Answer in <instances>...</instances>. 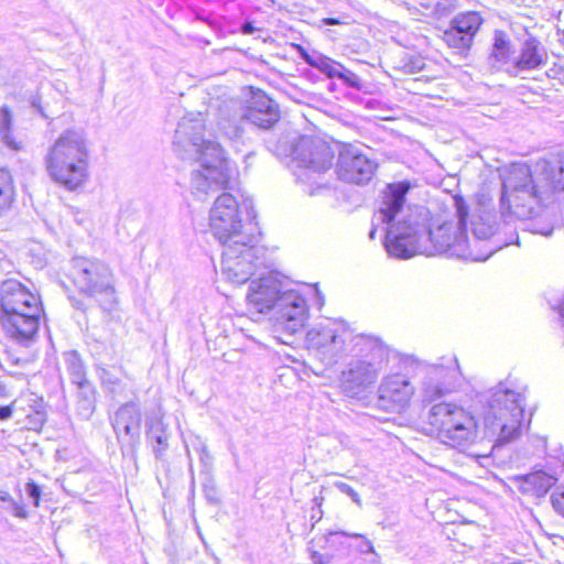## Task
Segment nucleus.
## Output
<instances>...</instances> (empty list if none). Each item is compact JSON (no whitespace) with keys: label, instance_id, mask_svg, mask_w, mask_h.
I'll return each instance as SVG.
<instances>
[{"label":"nucleus","instance_id":"4468645a","mask_svg":"<svg viewBox=\"0 0 564 564\" xmlns=\"http://www.w3.org/2000/svg\"><path fill=\"white\" fill-rule=\"evenodd\" d=\"M32 312L42 314L40 297L30 292L21 282L8 279L0 285V316Z\"/></svg>","mask_w":564,"mask_h":564},{"label":"nucleus","instance_id":"864d4df0","mask_svg":"<svg viewBox=\"0 0 564 564\" xmlns=\"http://www.w3.org/2000/svg\"><path fill=\"white\" fill-rule=\"evenodd\" d=\"M313 558H314L315 564H318V561L321 560V555L317 554L316 552H314Z\"/></svg>","mask_w":564,"mask_h":564},{"label":"nucleus","instance_id":"f8f14e48","mask_svg":"<svg viewBox=\"0 0 564 564\" xmlns=\"http://www.w3.org/2000/svg\"><path fill=\"white\" fill-rule=\"evenodd\" d=\"M377 167L376 161L357 145L345 144L339 150L336 174L344 182L357 185L367 184L373 177Z\"/></svg>","mask_w":564,"mask_h":564},{"label":"nucleus","instance_id":"423d86ee","mask_svg":"<svg viewBox=\"0 0 564 564\" xmlns=\"http://www.w3.org/2000/svg\"><path fill=\"white\" fill-rule=\"evenodd\" d=\"M69 276L77 289L90 296H100V307L111 313L117 307L113 274L104 261L75 257L70 261Z\"/></svg>","mask_w":564,"mask_h":564},{"label":"nucleus","instance_id":"f03ea898","mask_svg":"<svg viewBox=\"0 0 564 564\" xmlns=\"http://www.w3.org/2000/svg\"><path fill=\"white\" fill-rule=\"evenodd\" d=\"M564 191V152L541 159L533 166L514 163L502 181L500 197L503 217L531 219Z\"/></svg>","mask_w":564,"mask_h":564},{"label":"nucleus","instance_id":"8fccbe9b","mask_svg":"<svg viewBox=\"0 0 564 564\" xmlns=\"http://www.w3.org/2000/svg\"><path fill=\"white\" fill-rule=\"evenodd\" d=\"M322 22L325 25H337V24H340V21L338 19H335V18H326V19H323Z\"/></svg>","mask_w":564,"mask_h":564},{"label":"nucleus","instance_id":"a211bd4d","mask_svg":"<svg viewBox=\"0 0 564 564\" xmlns=\"http://www.w3.org/2000/svg\"><path fill=\"white\" fill-rule=\"evenodd\" d=\"M414 393L413 384L402 375L387 377L379 387V405L400 412Z\"/></svg>","mask_w":564,"mask_h":564},{"label":"nucleus","instance_id":"f704fd0d","mask_svg":"<svg viewBox=\"0 0 564 564\" xmlns=\"http://www.w3.org/2000/svg\"><path fill=\"white\" fill-rule=\"evenodd\" d=\"M453 372V368L435 365L429 369L427 376L434 377V380L443 382L444 386L446 387V382L448 381Z\"/></svg>","mask_w":564,"mask_h":564},{"label":"nucleus","instance_id":"a19ab883","mask_svg":"<svg viewBox=\"0 0 564 564\" xmlns=\"http://www.w3.org/2000/svg\"><path fill=\"white\" fill-rule=\"evenodd\" d=\"M554 510L564 517V486L551 496Z\"/></svg>","mask_w":564,"mask_h":564},{"label":"nucleus","instance_id":"ddd939ff","mask_svg":"<svg viewBox=\"0 0 564 564\" xmlns=\"http://www.w3.org/2000/svg\"><path fill=\"white\" fill-rule=\"evenodd\" d=\"M307 316L305 299L294 290H286L280 296L271 321L275 332L294 335L304 327Z\"/></svg>","mask_w":564,"mask_h":564},{"label":"nucleus","instance_id":"9b49d317","mask_svg":"<svg viewBox=\"0 0 564 564\" xmlns=\"http://www.w3.org/2000/svg\"><path fill=\"white\" fill-rule=\"evenodd\" d=\"M346 329L339 322L325 319L306 334L310 348L315 349L326 366L335 365L345 348Z\"/></svg>","mask_w":564,"mask_h":564},{"label":"nucleus","instance_id":"09e8293b","mask_svg":"<svg viewBox=\"0 0 564 564\" xmlns=\"http://www.w3.org/2000/svg\"><path fill=\"white\" fill-rule=\"evenodd\" d=\"M32 106H33L34 108H36V109L39 110V112H40L43 117L47 118V116L44 113V111H43V109H42V107H41L40 98H33V99H32Z\"/></svg>","mask_w":564,"mask_h":564},{"label":"nucleus","instance_id":"412c9836","mask_svg":"<svg viewBox=\"0 0 564 564\" xmlns=\"http://www.w3.org/2000/svg\"><path fill=\"white\" fill-rule=\"evenodd\" d=\"M42 314L32 312L0 316L4 333L22 345H29L36 336Z\"/></svg>","mask_w":564,"mask_h":564},{"label":"nucleus","instance_id":"6e6d98bb","mask_svg":"<svg viewBox=\"0 0 564 564\" xmlns=\"http://www.w3.org/2000/svg\"><path fill=\"white\" fill-rule=\"evenodd\" d=\"M271 1L273 2L274 0H271Z\"/></svg>","mask_w":564,"mask_h":564},{"label":"nucleus","instance_id":"c03bdc74","mask_svg":"<svg viewBox=\"0 0 564 564\" xmlns=\"http://www.w3.org/2000/svg\"><path fill=\"white\" fill-rule=\"evenodd\" d=\"M11 505V511L12 513L18 518H26V511L24 510V507L17 501L12 500L10 502Z\"/></svg>","mask_w":564,"mask_h":564},{"label":"nucleus","instance_id":"dca6fc26","mask_svg":"<svg viewBox=\"0 0 564 564\" xmlns=\"http://www.w3.org/2000/svg\"><path fill=\"white\" fill-rule=\"evenodd\" d=\"M378 377L377 365L364 359H354L341 372L340 387L347 397L361 398L376 383Z\"/></svg>","mask_w":564,"mask_h":564},{"label":"nucleus","instance_id":"393cba45","mask_svg":"<svg viewBox=\"0 0 564 564\" xmlns=\"http://www.w3.org/2000/svg\"><path fill=\"white\" fill-rule=\"evenodd\" d=\"M481 23L482 19L478 12L468 11L457 14L452 20L451 26L457 30V32L471 37L473 41Z\"/></svg>","mask_w":564,"mask_h":564},{"label":"nucleus","instance_id":"bb28decb","mask_svg":"<svg viewBox=\"0 0 564 564\" xmlns=\"http://www.w3.org/2000/svg\"><path fill=\"white\" fill-rule=\"evenodd\" d=\"M77 388V412L83 417L89 419L96 408V390L90 382Z\"/></svg>","mask_w":564,"mask_h":564},{"label":"nucleus","instance_id":"5fc2aeb1","mask_svg":"<svg viewBox=\"0 0 564 564\" xmlns=\"http://www.w3.org/2000/svg\"><path fill=\"white\" fill-rule=\"evenodd\" d=\"M198 534L200 536V540L203 541V543L205 544V540H204V536L202 535V533L198 531Z\"/></svg>","mask_w":564,"mask_h":564},{"label":"nucleus","instance_id":"cd10ccee","mask_svg":"<svg viewBox=\"0 0 564 564\" xmlns=\"http://www.w3.org/2000/svg\"><path fill=\"white\" fill-rule=\"evenodd\" d=\"M14 200L12 176L6 169H0V216L4 215Z\"/></svg>","mask_w":564,"mask_h":564},{"label":"nucleus","instance_id":"9d476101","mask_svg":"<svg viewBox=\"0 0 564 564\" xmlns=\"http://www.w3.org/2000/svg\"><path fill=\"white\" fill-rule=\"evenodd\" d=\"M334 155L333 149L323 140L301 137L292 152L296 177L303 183L310 182L314 174L319 175L333 166Z\"/></svg>","mask_w":564,"mask_h":564},{"label":"nucleus","instance_id":"c85d7f7f","mask_svg":"<svg viewBox=\"0 0 564 564\" xmlns=\"http://www.w3.org/2000/svg\"><path fill=\"white\" fill-rule=\"evenodd\" d=\"M302 56L308 65L317 68L329 78H336L337 75H339V69L343 66L340 63L335 62L322 54L317 56H310L307 53H303Z\"/></svg>","mask_w":564,"mask_h":564},{"label":"nucleus","instance_id":"4be33fe9","mask_svg":"<svg viewBox=\"0 0 564 564\" xmlns=\"http://www.w3.org/2000/svg\"><path fill=\"white\" fill-rule=\"evenodd\" d=\"M547 55L540 41L529 37L524 41L520 54L514 58L513 66L517 70H532L546 64Z\"/></svg>","mask_w":564,"mask_h":564},{"label":"nucleus","instance_id":"79ce46f5","mask_svg":"<svg viewBox=\"0 0 564 564\" xmlns=\"http://www.w3.org/2000/svg\"><path fill=\"white\" fill-rule=\"evenodd\" d=\"M28 419H29V423H30V429L39 430L43 426V424L46 420V415L42 411H35L34 414L29 415Z\"/></svg>","mask_w":564,"mask_h":564},{"label":"nucleus","instance_id":"2eb2a0df","mask_svg":"<svg viewBox=\"0 0 564 564\" xmlns=\"http://www.w3.org/2000/svg\"><path fill=\"white\" fill-rule=\"evenodd\" d=\"M285 292L286 289L283 282L274 274L251 280L246 296L248 308L253 313L267 314L272 312L273 314L278 307L280 296Z\"/></svg>","mask_w":564,"mask_h":564},{"label":"nucleus","instance_id":"b1692460","mask_svg":"<svg viewBox=\"0 0 564 564\" xmlns=\"http://www.w3.org/2000/svg\"><path fill=\"white\" fill-rule=\"evenodd\" d=\"M511 43L503 31H495L489 59L494 67H501L510 61Z\"/></svg>","mask_w":564,"mask_h":564},{"label":"nucleus","instance_id":"7ed1b4c3","mask_svg":"<svg viewBox=\"0 0 564 564\" xmlns=\"http://www.w3.org/2000/svg\"><path fill=\"white\" fill-rule=\"evenodd\" d=\"M204 131V116L189 112L178 121L173 141L175 153L191 162V188L198 196L227 188L236 173L221 145L205 139Z\"/></svg>","mask_w":564,"mask_h":564},{"label":"nucleus","instance_id":"0eeeda50","mask_svg":"<svg viewBox=\"0 0 564 564\" xmlns=\"http://www.w3.org/2000/svg\"><path fill=\"white\" fill-rule=\"evenodd\" d=\"M524 398L513 390L498 388L489 401V412L485 416V429L496 436L500 444L520 435L523 420Z\"/></svg>","mask_w":564,"mask_h":564},{"label":"nucleus","instance_id":"37998d69","mask_svg":"<svg viewBox=\"0 0 564 564\" xmlns=\"http://www.w3.org/2000/svg\"><path fill=\"white\" fill-rule=\"evenodd\" d=\"M26 494L34 500V506H39L41 489L35 482H28L25 487Z\"/></svg>","mask_w":564,"mask_h":564},{"label":"nucleus","instance_id":"3c124183","mask_svg":"<svg viewBox=\"0 0 564 564\" xmlns=\"http://www.w3.org/2000/svg\"><path fill=\"white\" fill-rule=\"evenodd\" d=\"M0 500L11 502L13 499L8 491L0 490Z\"/></svg>","mask_w":564,"mask_h":564},{"label":"nucleus","instance_id":"39448f33","mask_svg":"<svg viewBox=\"0 0 564 564\" xmlns=\"http://www.w3.org/2000/svg\"><path fill=\"white\" fill-rule=\"evenodd\" d=\"M426 422L441 443L462 452L478 436L474 415L455 403H435L429 410Z\"/></svg>","mask_w":564,"mask_h":564},{"label":"nucleus","instance_id":"6e6552de","mask_svg":"<svg viewBox=\"0 0 564 564\" xmlns=\"http://www.w3.org/2000/svg\"><path fill=\"white\" fill-rule=\"evenodd\" d=\"M242 207L252 210L251 205H239L236 197L229 193H223L216 198L209 214V226L214 237L221 245L238 243L239 240L257 237L254 225L251 221L245 223L241 218Z\"/></svg>","mask_w":564,"mask_h":564},{"label":"nucleus","instance_id":"4c0bfd02","mask_svg":"<svg viewBox=\"0 0 564 564\" xmlns=\"http://www.w3.org/2000/svg\"><path fill=\"white\" fill-rule=\"evenodd\" d=\"M328 534L329 535L341 534V535H345V536H350V538H355V539H361L362 543L359 546L360 552H362V553H373L375 552L372 543L362 534H359V533H348V532H345V531L329 532Z\"/></svg>","mask_w":564,"mask_h":564},{"label":"nucleus","instance_id":"603ef678","mask_svg":"<svg viewBox=\"0 0 564 564\" xmlns=\"http://www.w3.org/2000/svg\"><path fill=\"white\" fill-rule=\"evenodd\" d=\"M376 231H377L376 227H373V228L370 230V232H369V238H370V239H375Z\"/></svg>","mask_w":564,"mask_h":564},{"label":"nucleus","instance_id":"6ab92c4d","mask_svg":"<svg viewBox=\"0 0 564 564\" xmlns=\"http://www.w3.org/2000/svg\"><path fill=\"white\" fill-rule=\"evenodd\" d=\"M248 123L260 129L272 128L280 119L278 104L262 91L254 93L249 105L243 107Z\"/></svg>","mask_w":564,"mask_h":564},{"label":"nucleus","instance_id":"c9c22d12","mask_svg":"<svg viewBox=\"0 0 564 564\" xmlns=\"http://www.w3.org/2000/svg\"><path fill=\"white\" fill-rule=\"evenodd\" d=\"M336 78L341 79L344 83H346L348 86L352 88L361 89L362 87L360 77L354 72L345 68L344 66H341V68L339 69V75H337Z\"/></svg>","mask_w":564,"mask_h":564},{"label":"nucleus","instance_id":"ea45409f","mask_svg":"<svg viewBox=\"0 0 564 564\" xmlns=\"http://www.w3.org/2000/svg\"><path fill=\"white\" fill-rule=\"evenodd\" d=\"M473 232L477 239H487L495 235L494 228L484 223L474 224Z\"/></svg>","mask_w":564,"mask_h":564},{"label":"nucleus","instance_id":"f3484780","mask_svg":"<svg viewBox=\"0 0 564 564\" xmlns=\"http://www.w3.org/2000/svg\"><path fill=\"white\" fill-rule=\"evenodd\" d=\"M218 132L230 141L241 140L248 123L243 106L235 99L224 100L215 107Z\"/></svg>","mask_w":564,"mask_h":564},{"label":"nucleus","instance_id":"49530a36","mask_svg":"<svg viewBox=\"0 0 564 564\" xmlns=\"http://www.w3.org/2000/svg\"><path fill=\"white\" fill-rule=\"evenodd\" d=\"M531 230L543 236H550L553 231V227L551 225H545L543 227H538L534 225Z\"/></svg>","mask_w":564,"mask_h":564},{"label":"nucleus","instance_id":"473e14b6","mask_svg":"<svg viewBox=\"0 0 564 564\" xmlns=\"http://www.w3.org/2000/svg\"><path fill=\"white\" fill-rule=\"evenodd\" d=\"M447 390V387H445L443 382L434 380V377L426 376L423 382V401L433 402L443 397Z\"/></svg>","mask_w":564,"mask_h":564},{"label":"nucleus","instance_id":"58836bf2","mask_svg":"<svg viewBox=\"0 0 564 564\" xmlns=\"http://www.w3.org/2000/svg\"><path fill=\"white\" fill-rule=\"evenodd\" d=\"M334 486L343 494L350 497V499L357 503L359 507H361V499L358 495V492L348 484L343 481H336Z\"/></svg>","mask_w":564,"mask_h":564},{"label":"nucleus","instance_id":"de8ad7c7","mask_svg":"<svg viewBox=\"0 0 564 564\" xmlns=\"http://www.w3.org/2000/svg\"><path fill=\"white\" fill-rule=\"evenodd\" d=\"M257 30H258V29H257V28L253 25V23H252V22H250V21H246V22H243V23H242V25H241V32H242L243 34H247V35L252 34V33H253L254 31H257Z\"/></svg>","mask_w":564,"mask_h":564},{"label":"nucleus","instance_id":"72a5a7b5","mask_svg":"<svg viewBox=\"0 0 564 564\" xmlns=\"http://www.w3.org/2000/svg\"><path fill=\"white\" fill-rule=\"evenodd\" d=\"M98 377L100 379L101 386L110 393H118L123 388L121 379L109 369H98Z\"/></svg>","mask_w":564,"mask_h":564},{"label":"nucleus","instance_id":"c756f323","mask_svg":"<svg viewBox=\"0 0 564 564\" xmlns=\"http://www.w3.org/2000/svg\"><path fill=\"white\" fill-rule=\"evenodd\" d=\"M11 110L9 107L2 106L0 108V139L8 148L12 150H20L22 148V143L11 135Z\"/></svg>","mask_w":564,"mask_h":564},{"label":"nucleus","instance_id":"a18cd8bd","mask_svg":"<svg viewBox=\"0 0 564 564\" xmlns=\"http://www.w3.org/2000/svg\"><path fill=\"white\" fill-rule=\"evenodd\" d=\"M13 404L0 406V421H6L11 417L13 413Z\"/></svg>","mask_w":564,"mask_h":564},{"label":"nucleus","instance_id":"2f4dec72","mask_svg":"<svg viewBox=\"0 0 564 564\" xmlns=\"http://www.w3.org/2000/svg\"><path fill=\"white\" fill-rule=\"evenodd\" d=\"M442 39L449 47L462 52L468 50L473 43L471 37L457 32L452 26L444 31Z\"/></svg>","mask_w":564,"mask_h":564},{"label":"nucleus","instance_id":"20e7f679","mask_svg":"<svg viewBox=\"0 0 564 564\" xmlns=\"http://www.w3.org/2000/svg\"><path fill=\"white\" fill-rule=\"evenodd\" d=\"M89 143L82 129H66L48 148L44 163L48 176L68 191L88 180Z\"/></svg>","mask_w":564,"mask_h":564},{"label":"nucleus","instance_id":"aec40b11","mask_svg":"<svg viewBox=\"0 0 564 564\" xmlns=\"http://www.w3.org/2000/svg\"><path fill=\"white\" fill-rule=\"evenodd\" d=\"M141 412L135 402H127L115 413L111 424L120 442L133 446L139 442Z\"/></svg>","mask_w":564,"mask_h":564},{"label":"nucleus","instance_id":"a878e982","mask_svg":"<svg viewBox=\"0 0 564 564\" xmlns=\"http://www.w3.org/2000/svg\"><path fill=\"white\" fill-rule=\"evenodd\" d=\"M156 459L162 460L169 448V433L161 421L151 424L147 433Z\"/></svg>","mask_w":564,"mask_h":564},{"label":"nucleus","instance_id":"5701e85b","mask_svg":"<svg viewBox=\"0 0 564 564\" xmlns=\"http://www.w3.org/2000/svg\"><path fill=\"white\" fill-rule=\"evenodd\" d=\"M516 481L522 494L542 497L555 485L556 478L543 470H536L517 476Z\"/></svg>","mask_w":564,"mask_h":564},{"label":"nucleus","instance_id":"f257e3e1","mask_svg":"<svg viewBox=\"0 0 564 564\" xmlns=\"http://www.w3.org/2000/svg\"><path fill=\"white\" fill-rule=\"evenodd\" d=\"M409 181L388 184L382 191L381 203L375 219L386 224L384 247L390 256L409 259L416 253H426L429 242L437 252L458 253L467 245L466 206L458 204L456 225L444 224L435 231L429 226L427 210L422 206L404 208L405 196L411 189Z\"/></svg>","mask_w":564,"mask_h":564},{"label":"nucleus","instance_id":"7c9ffc66","mask_svg":"<svg viewBox=\"0 0 564 564\" xmlns=\"http://www.w3.org/2000/svg\"><path fill=\"white\" fill-rule=\"evenodd\" d=\"M66 369H67L69 379L73 384L80 387L84 383L89 382L86 379V371H85L84 364L76 352H74V351L69 352L66 356Z\"/></svg>","mask_w":564,"mask_h":564},{"label":"nucleus","instance_id":"e433bc0d","mask_svg":"<svg viewBox=\"0 0 564 564\" xmlns=\"http://www.w3.org/2000/svg\"><path fill=\"white\" fill-rule=\"evenodd\" d=\"M425 66V63L422 58L410 56L408 59L403 61L402 69L405 74H415L422 70Z\"/></svg>","mask_w":564,"mask_h":564},{"label":"nucleus","instance_id":"1a4fd4ad","mask_svg":"<svg viewBox=\"0 0 564 564\" xmlns=\"http://www.w3.org/2000/svg\"><path fill=\"white\" fill-rule=\"evenodd\" d=\"M221 246L220 272L234 285L248 282L256 270L264 264L265 249L258 245V236Z\"/></svg>","mask_w":564,"mask_h":564}]
</instances>
